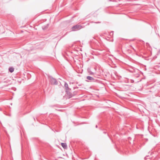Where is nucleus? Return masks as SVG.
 Returning <instances> with one entry per match:
<instances>
[{"instance_id": "10", "label": "nucleus", "mask_w": 160, "mask_h": 160, "mask_svg": "<svg viewBox=\"0 0 160 160\" xmlns=\"http://www.w3.org/2000/svg\"><path fill=\"white\" fill-rule=\"evenodd\" d=\"M78 88L77 87H74V89H75V88Z\"/></svg>"}, {"instance_id": "5", "label": "nucleus", "mask_w": 160, "mask_h": 160, "mask_svg": "<svg viewBox=\"0 0 160 160\" xmlns=\"http://www.w3.org/2000/svg\"><path fill=\"white\" fill-rule=\"evenodd\" d=\"M61 145L62 147L64 149H66L67 148V145L66 143H62Z\"/></svg>"}, {"instance_id": "2", "label": "nucleus", "mask_w": 160, "mask_h": 160, "mask_svg": "<svg viewBox=\"0 0 160 160\" xmlns=\"http://www.w3.org/2000/svg\"><path fill=\"white\" fill-rule=\"evenodd\" d=\"M49 79H50V82L52 84H53V85L58 84V82L55 79L52 77H51Z\"/></svg>"}, {"instance_id": "4", "label": "nucleus", "mask_w": 160, "mask_h": 160, "mask_svg": "<svg viewBox=\"0 0 160 160\" xmlns=\"http://www.w3.org/2000/svg\"><path fill=\"white\" fill-rule=\"evenodd\" d=\"M64 87L65 88V89H66V91L67 90H67H71V89H70L68 88V84L66 82H65V84H64Z\"/></svg>"}, {"instance_id": "7", "label": "nucleus", "mask_w": 160, "mask_h": 160, "mask_svg": "<svg viewBox=\"0 0 160 160\" xmlns=\"http://www.w3.org/2000/svg\"><path fill=\"white\" fill-rule=\"evenodd\" d=\"M14 69L12 67H11L9 68V71L11 72H12L14 71Z\"/></svg>"}, {"instance_id": "8", "label": "nucleus", "mask_w": 160, "mask_h": 160, "mask_svg": "<svg viewBox=\"0 0 160 160\" xmlns=\"http://www.w3.org/2000/svg\"><path fill=\"white\" fill-rule=\"evenodd\" d=\"M110 35H111V34H112V35L113 34V33L112 32H111L110 33Z\"/></svg>"}, {"instance_id": "1", "label": "nucleus", "mask_w": 160, "mask_h": 160, "mask_svg": "<svg viewBox=\"0 0 160 160\" xmlns=\"http://www.w3.org/2000/svg\"><path fill=\"white\" fill-rule=\"evenodd\" d=\"M83 26L82 25L77 24L72 27V31H77L82 28Z\"/></svg>"}, {"instance_id": "6", "label": "nucleus", "mask_w": 160, "mask_h": 160, "mask_svg": "<svg viewBox=\"0 0 160 160\" xmlns=\"http://www.w3.org/2000/svg\"><path fill=\"white\" fill-rule=\"evenodd\" d=\"M87 79L88 80H91V81L93 80H94V78L92 77L91 76H87Z\"/></svg>"}, {"instance_id": "11", "label": "nucleus", "mask_w": 160, "mask_h": 160, "mask_svg": "<svg viewBox=\"0 0 160 160\" xmlns=\"http://www.w3.org/2000/svg\"><path fill=\"white\" fill-rule=\"evenodd\" d=\"M96 128H97V125H96Z\"/></svg>"}, {"instance_id": "9", "label": "nucleus", "mask_w": 160, "mask_h": 160, "mask_svg": "<svg viewBox=\"0 0 160 160\" xmlns=\"http://www.w3.org/2000/svg\"><path fill=\"white\" fill-rule=\"evenodd\" d=\"M93 72H92L91 73H90V74H93Z\"/></svg>"}, {"instance_id": "3", "label": "nucleus", "mask_w": 160, "mask_h": 160, "mask_svg": "<svg viewBox=\"0 0 160 160\" xmlns=\"http://www.w3.org/2000/svg\"><path fill=\"white\" fill-rule=\"evenodd\" d=\"M70 90H67L66 91V92H67V95L68 97L69 98H71L73 96V95L72 94L71 92H70Z\"/></svg>"}]
</instances>
